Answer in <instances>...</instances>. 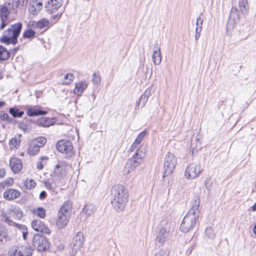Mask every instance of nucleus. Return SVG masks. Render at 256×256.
Wrapping results in <instances>:
<instances>
[{"instance_id": "obj_1", "label": "nucleus", "mask_w": 256, "mask_h": 256, "mask_svg": "<svg viewBox=\"0 0 256 256\" xmlns=\"http://www.w3.org/2000/svg\"><path fill=\"white\" fill-rule=\"evenodd\" d=\"M199 197L195 196L192 201V207L184 217L180 225V230L184 232L192 230L195 226L198 218L200 210Z\"/></svg>"}, {"instance_id": "obj_2", "label": "nucleus", "mask_w": 256, "mask_h": 256, "mask_svg": "<svg viewBox=\"0 0 256 256\" xmlns=\"http://www.w3.org/2000/svg\"><path fill=\"white\" fill-rule=\"evenodd\" d=\"M112 204L118 212L124 210L128 200L127 189L122 185H114L111 191Z\"/></svg>"}, {"instance_id": "obj_3", "label": "nucleus", "mask_w": 256, "mask_h": 256, "mask_svg": "<svg viewBox=\"0 0 256 256\" xmlns=\"http://www.w3.org/2000/svg\"><path fill=\"white\" fill-rule=\"evenodd\" d=\"M22 28V24L18 22L12 25L5 30L0 38V42L6 44H16L18 42V38L20 35Z\"/></svg>"}, {"instance_id": "obj_4", "label": "nucleus", "mask_w": 256, "mask_h": 256, "mask_svg": "<svg viewBox=\"0 0 256 256\" xmlns=\"http://www.w3.org/2000/svg\"><path fill=\"white\" fill-rule=\"evenodd\" d=\"M146 150L144 149L138 148L133 156L128 160L124 168V173L129 174L138 166L142 162L145 156Z\"/></svg>"}, {"instance_id": "obj_5", "label": "nucleus", "mask_w": 256, "mask_h": 256, "mask_svg": "<svg viewBox=\"0 0 256 256\" xmlns=\"http://www.w3.org/2000/svg\"><path fill=\"white\" fill-rule=\"evenodd\" d=\"M156 232V242L163 244L170 236V226L168 222L166 220L162 221L157 226Z\"/></svg>"}, {"instance_id": "obj_6", "label": "nucleus", "mask_w": 256, "mask_h": 256, "mask_svg": "<svg viewBox=\"0 0 256 256\" xmlns=\"http://www.w3.org/2000/svg\"><path fill=\"white\" fill-rule=\"evenodd\" d=\"M177 163L176 156L170 152H168L164 157L163 165V177L172 174Z\"/></svg>"}, {"instance_id": "obj_7", "label": "nucleus", "mask_w": 256, "mask_h": 256, "mask_svg": "<svg viewBox=\"0 0 256 256\" xmlns=\"http://www.w3.org/2000/svg\"><path fill=\"white\" fill-rule=\"evenodd\" d=\"M202 171L201 165L198 162H192L186 168L184 176L188 180H193L198 178Z\"/></svg>"}, {"instance_id": "obj_8", "label": "nucleus", "mask_w": 256, "mask_h": 256, "mask_svg": "<svg viewBox=\"0 0 256 256\" xmlns=\"http://www.w3.org/2000/svg\"><path fill=\"white\" fill-rule=\"evenodd\" d=\"M33 244L38 251H44L49 248L48 240L40 235H35L33 238Z\"/></svg>"}, {"instance_id": "obj_9", "label": "nucleus", "mask_w": 256, "mask_h": 256, "mask_svg": "<svg viewBox=\"0 0 256 256\" xmlns=\"http://www.w3.org/2000/svg\"><path fill=\"white\" fill-rule=\"evenodd\" d=\"M240 20L239 12L236 7L231 8L229 18L227 22V30L230 31L234 29Z\"/></svg>"}, {"instance_id": "obj_10", "label": "nucleus", "mask_w": 256, "mask_h": 256, "mask_svg": "<svg viewBox=\"0 0 256 256\" xmlns=\"http://www.w3.org/2000/svg\"><path fill=\"white\" fill-rule=\"evenodd\" d=\"M12 14L4 4L0 6V16L2 21L0 26V30L4 29L8 22L14 18Z\"/></svg>"}, {"instance_id": "obj_11", "label": "nucleus", "mask_w": 256, "mask_h": 256, "mask_svg": "<svg viewBox=\"0 0 256 256\" xmlns=\"http://www.w3.org/2000/svg\"><path fill=\"white\" fill-rule=\"evenodd\" d=\"M32 249L24 246L17 247L10 252V256H32Z\"/></svg>"}, {"instance_id": "obj_12", "label": "nucleus", "mask_w": 256, "mask_h": 256, "mask_svg": "<svg viewBox=\"0 0 256 256\" xmlns=\"http://www.w3.org/2000/svg\"><path fill=\"white\" fill-rule=\"evenodd\" d=\"M56 148L60 152L65 154H71L73 148L72 142L68 140L58 141Z\"/></svg>"}, {"instance_id": "obj_13", "label": "nucleus", "mask_w": 256, "mask_h": 256, "mask_svg": "<svg viewBox=\"0 0 256 256\" xmlns=\"http://www.w3.org/2000/svg\"><path fill=\"white\" fill-rule=\"evenodd\" d=\"M31 225L32 228L36 232L44 234L50 233L49 228L40 220H34L32 222Z\"/></svg>"}, {"instance_id": "obj_14", "label": "nucleus", "mask_w": 256, "mask_h": 256, "mask_svg": "<svg viewBox=\"0 0 256 256\" xmlns=\"http://www.w3.org/2000/svg\"><path fill=\"white\" fill-rule=\"evenodd\" d=\"M42 0H32L28 5L30 12L34 15L37 14L42 8Z\"/></svg>"}, {"instance_id": "obj_15", "label": "nucleus", "mask_w": 256, "mask_h": 256, "mask_svg": "<svg viewBox=\"0 0 256 256\" xmlns=\"http://www.w3.org/2000/svg\"><path fill=\"white\" fill-rule=\"evenodd\" d=\"M84 242V237L83 233L78 232L73 238L72 243V248L74 250L77 251L82 246Z\"/></svg>"}, {"instance_id": "obj_16", "label": "nucleus", "mask_w": 256, "mask_h": 256, "mask_svg": "<svg viewBox=\"0 0 256 256\" xmlns=\"http://www.w3.org/2000/svg\"><path fill=\"white\" fill-rule=\"evenodd\" d=\"M66 164L63 162H60L56 165L53 174H51L53 178H63L66 174Z\"/></svg>"}, {"instance_id": "obj_17", "label": "nucleus", "mask_w": 256, "mask_h": 256, "mask_svg": "<svg viewBox=\"0 0 256 256\" xmlns=\"http://www.w3.org/2000/svg\"><path fill=\"white\" fill-rule=\"evenodd\" d=\"M62 3V0H48L45 7L48 12L52 14L58 10Z\"/></svg>"}, {"instance_id": "obj_18", "label": "nucleus", "mask_w": 256, "mask_h": 256, "mask_svg": "<svg viewBox=\"0 0 256 256\" xmlns=\"http://www.w3.org/2000/svg\"><path fill=\"white\" fill-rule=\"evenodd\" d=\"M26 113L29 116H35L46 114L47 112L41 110L37 106H28L26 110Z\"/></svg>"}, {"instance_id": "obj_19", "label": "nucleus", "mask_w": 256, "mask_h": 256, "mask_svg": "<svg viewBox=\"0 0 256 256\" xmlns=\"http://www.w3.org/2000/svg\"><path fill=\"white\" fill-rule=\"evenodd\" d=\"M72 210V204L69 202L67 201L64 202V204L60 206L58 214L61 215H66L67 216H70Z\"/></svg>"}, {"instance_id": "obj_20", "label": "nucleus", "mask_w": 256, "mask_h": 256, "mask_svg": "<svg viewBox=\"0 0 256 256\" xmlns=\"http://www.w3.org/2000/svg\"><path fill=\"white\" fill-rule=\"evenodd\" d=\"M3 195L5 199L11 200L18 198L20 195V192L18 190L10 188L6 190Z\"/></svg>"}, {"instance_id": "obj_21", "label": "nucleus", "mask_w": 256, "mask_h": 256, "mask_svg": "<svg viewBox=\"0 0 256 256\" xmlns=\"http://www.w3.org/2000/svg\"><path fill=\"white\" fill-rule=\"evenodd\" d=\"M10 166L14 173H18L22 168L21 160L18 158H12L10 160Z\"/></svg>"}, {"instance_id": "obj_22", "label": "nucleus", "mask_w": 256, "mask_h": 256, "mask_svg": "<svg viewBox=\"0 0 256 256\" xmlns=\"http://www.w3.org/2000/svg\"><path fill=\"white\" fill-rule=\"evenodd\" d=\"M20 4V0H9L4 5L13 14H16Z\"/></svg>"}, {"instance_id": "obj_23", "label": "nucleus", "mask_w": 256, "mask_h": 256, "mask_svg": "<svg viewBox=\"0 0 256 256\" xmlns=\"http://www.w3.org/2000/svg\"><path fill=\"white\" fill-rule=\"evenodd\" d=\"M70 217L66 216L61 215L58 214V217L56 220V226L58 228H63L68 224Z\"/></svg>"}, {"instance_id": "obj_24", "label": "nucleus", "mask_w": 256, "mask_h": 256, "mask_svg": "<svg viewBox=\"0 0 256 256\" xmlns=\"http://www.w3.org/2000/svg\"><path fill=\"white\" fill-rule=\"evenodd\" d=\"M88 82L86 80H81L76 83L74 92L75 94L80 96L87 88Z\"/></svg>"}, {"instance_id": "obj_25", "label": "nucleus", "mask_w": 256, "mask_h": 256, "mask_svg": "<svg viewBox=\"0 0 256 256\" xmlns=\"http://www.w3.org/2000/svg\"><path fill=\"white\" fill-rule=\"evenodd\" d=\"M152 59L155 65L158 66L162 62V54L160 48L158 46H156L152 52Z\"/></svg>"}, {"instance_id": "obj_26", "label": "nucleus", "mask_w": 256, "mask_h": 256, "mask_svg": "<svg viewBox=\"0 0 256 256\" xmlns=\"http://www.w3.org/2000/svg\"><path fill=\"white\" fill-rule=\"evenodd\" d=\"M5 222L10 225L15 226L20 230L22 234L23 238L24 240L26 239V236L28 234V229L25 226L16 224L15 222H13L12 221L10 220L8 218H6Z\"/></svg>"}, {"instance_id": "obj_27", "label": "nucleus", "mask_w": 256, "mask_h": 256, "mask_svg": "<svg viewBox=\"0 0 256 256\" xmlns=\"http://www.w3.org/2000/svg\"><path fill=\"white\" fill-rule=\"evenodd\" d=\"M238 6L239 10L242 15L248 14L249 10V5L248 0H238Z\"/></svg>"}, {"instance_id": "obj_28", "label": "nucleus", "mask_w": 256, "mask_h": 256, "mask_svg": "<svg viewBox=\"0 0 256 256\" xmlns=\"http://www.w3.org/2000/svg\"><path fill=\"white\" fill-rule=\"evenodd\" d=\"M202 148L201 142L198 138H196L194 140H192L190 149L192 155L194 154L195 152L200 150Z\"/></svg>"}, {"instance_id": "obj_29", "label": "nucleus", "mask_w": 256, "mask_h": 256, "mask_svg": "<svg viewBox=\"0 0 256 256\" xmlns=\"http://www.w3.org/2000/svg\"><path fill=\"white\" fill-rule=\"evenodd\" d=\"M53 119L48 118H42L38 120L36 123L44 127H48L54 124Z\"/></svg>"}, {"instance_id": "obj_30", "label": "nucleus", "mask_w": 256, "mask_h": 256, "mask_svg": "<svg viewBox=\"0 0 256 256\" xmlns=\"http://www.w3.org/2000/svg\"><path fill=\"white\" fill-rule=\"evenodd\" d=\"M50 22L46 18H42L36 22L35 26L38 29L48 28L49 27Z\"/></svg>"}, {"instance_id": "obj_31", "label": "nucleus", "mask_w": 256, "mask_h": 256, "mask_svg": "<svg viewBox=\"0 0 256 256\" xmlns=\"http://www.w3.org/2000/svg\"><path fill=\"white\" fill-rule=\"evenodd\" d=\"M95 206L94 204H86L83 208V212L87 216L92 215L95 211Z\"/></svg>"}, {"instance_id": "obj_32", "label": "nucleus", "mask_w": 256, "mask_h": 256, "mask_svg": "<svg viewBox=\"0 0 256 256\" xmlns=\"http://www.w3.org/2000/svg\"><path fill=\"white\" fill-rule=\"evenodd\" d=\"M40 151V148L38 146L33 143L32 142L30 146L28 149V154L30 156H34L38 153Z\"/></svg>"}, {"instance_id": "obj_33", "label": "nucleus", "mask_w": 256, "mask_h": 256, "mask_svg": "<svg viewBox=\"0 0 256 256\" xmlns=\"http://www.w3.org/2000/svg\"><path fill=\"white\" fill-rule=\"evenodd\" d=\"M146 136V132H140L137 138H136L135 142L132 144L131 146V150H132L133 149L136 148L137 146V145L140 144L141 141L142 140V139L144 138V136Z\"/></svg>"}, {"instance_id": "obj_34", "label": "nucleus", "mask_w": 256, "mask_h": 256, "mask_svg": "<svg viewBox=\"0 0 256 256\" xmlns=\"http://www.w3.org/2000/svg\"><path fill=\"white\" fill-rule=\"evenodd\" d=\"M20 140L16 138H12L9 140V146L11 150L18 149L20 146Z\"/></svg>"}, {"instance_id": "obj_35", "label": "nucleus", "mask_w": 256, "mask_h": 256, "mask_svg": "<svg viewBox=\"0 0 256 256\" xmlns=\"http://www.w3.org/2000/svg\"><path fill=\"white\" fill-rule=\"evenodd\" d=\"M10 56V53L6 48L0 46V60H5Z\"/></svg>"}, {"instance_id": "obj_36", "label": "nucleus", "mask_w": 256, "mask_h": 256, "mask_svg": "<svg viewBox=\"0 0 256 256\" xmlns=\"http://www.w3.org/2000/svg\"><path fill=\"white\" fill-rule=\"evenodd\" d=\"M32 212L40 218H44L46 216V210L42 208H34L32 210Z\"/></svg>"}, {"instance_id": "obj_37", "label": "nucleus", "mask_w": 256, "mask_h": 256, "mask_svg": "<svg viewBox=\"0 0 256 256\" xmlns=\"http://www.w3.org/2000/svg\"><path fill=\"white\" fill-rule=\"evenodd\" d=\"M36 182L32 179H26L24 182V185L27 189L32 190L36 186Z\"/></svg>"}, {"instance_id": "obj_38", "label": "nucleus", "mask_w": 256, "mask_h": 256, "mask_svg": "<svg viewBox=\"0 0 256 256\" xmlns=\"http://www.w3.org/2000/svg\"><path fill=\"white\" fill-rule=\"evenodd\" d=\"M36 32L32 28L26 30L23 33L24 38H32L35 36Z\"/></svg>"}, {"instance_id": "obj_39", "label": "nucleus", "mask_w": 256, "mask_h": 256, "mask_svg": "<svg viewBox=\"0 0 256 256\" xmlns=\"http://www.w3.org/2000/svg\"><path fill=\"white\" fill-rule=\"evenodd\" d=\"M46 140L44 137H40L33 140L32 142L33 143L36 144L39 148L42 147L46 143Z\"/></svg>"}, {"instance_id": "obj_40", "label": "nucleus", "mask_w": 256, "mask_h": 256, "mask_svg": "<svg viewBox=\"0 0 256 256\" xmlns=\"http://www.w3.org/2000/svg\"><path fill=\"white\" fill-rule=\"evenodd\" d=\"M9 112L10 113L14 118H20L24 114V112L19 111L18 110L14 108H10Z\"/></svg>"}, {"instance_id": "obj_41", "label": "nucleus", "mask_w": 256, "mask_h": 256, "mask_svg": "<svg viewBox=\"0 0 256 256\" xmlns=\"http://www.w3.org/2000/svg\"><path fill=\"white\" fill-rule=\"evenodd\" d=\"M14 183V179L12 178H8L2 182H1L0 186L3 188L6 187H8L12 185Z\"/></svg>"}, {"instance_id": "obj_42", "label": "nucleus", "mask_w": 256, "mask_h": 256, "mask_svg": "<svg viewBox=\"0 0 256 256\" xmlns=\"http://www.w3.org/2000/svg\"><path fill=\"white\" fill-rule=\"evenodd\" d=\"M48 160V157L43 156L40 158V160L37 162L36 168L38 170H42L44 168V166L46 164V162H44V161H46Z\"/></svg>"}, {"instance_id": "obj_43", "label": "nucleus", "mask_w": 256, "mask_h": 256, "mask_svg": "<svg viewBox=\"0 0 256 256\" xmlns=\"http://www.w3.org/2000/svg\"><path fill=\"white\" fill-rule=\"evenodd\" d=\"M74 78V76L72 74H66L64 76L63 80V84H68L71 83Z\"/></svg>"}, {"instance_id": "obj_44", "label": "nucleus", "mask_w": 256, "mask_h": 256, "mask_svg": "<svg viewBox=\"0 0 256 256\" xmlns=\"http://www.w3.org/2000/svg\"><path fill=\"white\" fill-rule=\"evenodd\" d=\"M150 94H151L150 90H146L145 91L144 94H143L141 96L140 103V102L141 101H142V106H143L145 104V103L147 101L148 96Z\"/></svg>"}, {"instance_id": "obj_45", "label": "nucleus", "mask_w": 256, "mask_h": 256, "mask_svg": "<svg viewBox=\"0 0 256 256\" xmlns=\"http://www.w3.org/2000/svg\"><path fill=\"white\" fill-rule=\"evenodd\" d=\"M206 235L210 238H214L215 236V233L214 229L211 227L207 228L205 230Z\"/></svg>"}, {"instance_id": "obj_46", "label": "nucleus", "mask_w": 256, "mask_h": 256, "mask_svg": "<svg viewBox=\"0 0 256 256\" xmlns=\"http://www.w3.org/2000/svg\"><path fill=\"white\" fill-rule=\"evenodd\" d=\"M101 82V77L99 73L94 72L93 74L92 82L95 84H99Z\"/></svg>"}, {"instance_id": "obj_47", "label": "nucleus", "mask_w": 256, "mask_h": 256, "mask_svg": "<svg viewBox=\"0 0 256 256\" xmlns=\"http://www.w3.org/2000/svg\"><path fill=\"white\" fill-rule=\"evenodd\" d=\"M213 184V181L210 177H208L204 180V185L208 190H210Z\"/></svg>"}, {"instance_id": "obj_48", "label": "nucleus", "mask_w": 256, "mask_h": 256, "mask_svg": "<svg viewBox=\"0 0 256 256\" xmlns=\"http://www.w3.org/2000/svg\"><path fill=\"white\" fill-rule=\"evenodd\" d=\"M203 23V18H202L201 16H200L196 20V24L197 27L196 28L200 30V31L202 30V25Z\"/></svg>"}, {"instance_id": "obj_49", "label": "nucleus", "mask_w": 256, "mask_h": 256, "mask_svg": "<svg viewBox=\"0 0 256 256\" xmlns=\"http://www.w3.org/2000/svg\"><path fill=\"white\" fill-rule=\"evenodd\" d=\"M7 234L4 231L0 233V245L4 244L6 241Z\"/></svg>"}, {"instance_id": "obj_50", "label": "nucleus", "mask_w": 256, "mask_h": 256, "mask_svg": "<svg viewBox=\"0 0 256 256\" xmlns=\"http://www.w3.org/2000/svg\"><path fill=\"white\" fill-rule=\"evenodd\" d=\"M54 181V178L52 180H47L44 182V184L46 187L49 190H52L53 189V186H52V182Z\"/></svg>"}, {"instance_id": "obj_51", "label": "nucleus", "mask_w": 256, "mask_h": 256, "mask_svg": "<svg viewBox=\"0 0 256 256\" xmlns=\"http://www.w3.org/2000/svg\"><path fill=\"white\" fill-rule=\"evenodd\" d=\"M201 31H200V30L196 28V34L194 36L195 40H197L200 36V33Z\"/></svg>"}, {"instance_id": "obj_52", "label": "nucleus", "mask_w": 256, "mask_h": 256, "mask_svg": "<svg viewBox=\"0 0 256 256\" xmlns=\"http://www.w3.org/2000/svg\"><path fill=\"white\" fill-rule=\"evenodd\" d=\"M154 256H166V254L163 250H160L155 254Z\"/></svg>"}, {"instance_id": "obj_53", "label": "nucleus", "mask_w": 256, "mask_h": 256, "mask_svg": "<svg viewBox=\"0 0 256 256\" xmlns=\"http://www.w3.org/2000/svg\"><path fill=\"white\" fill-rule=\"evenodd\" d=\"M46 192L45 191H42L40 192V200H44L46 198Z\"/></svg>"}, {"instance_id": "obj_54", "label": "nucleus", "mask_w": 256, "mask_h": 256, "mask_svg": "<svg viewBox=\"0 0 256 256\" xmlns=\"http://www.w3.org/2000/svg\"><path fill=\"white\" fill-rule=\"evenodd\" d=\"M6 175V170L4 168L0 169V178H3Z\"/></svg>"}, {"instance_id": "obj_55", "label": "nucleus", "mask_w": 256, "mask_h": 256, "mask_svg": "<svg viewBox=\"0 0 256 256\" xmlns=\"http://www.w3.org/2000/svg\"><path fill=\"white\" fill-rule=\"evenodd\" d=\"M2 118L4 120H8L9 116L7 114H4L2 116Z\"/></svg>"}, {"instance_id": "obj_56", "label": "nucleus", "mask_w": 256, "mask_h": 256, "mask_svg": "<svg viewBox=\"0 0 256 256\" xmlns=\"http://www.w3.org/2000/svg\"><path fill=\"white\" fill-rule=\"evenodd\" d=\"M61 14H56L55 16H54V20L56 19H59L61 16Z\"/></svg>"}, {"instance_id": "obj_57", "label": "nucleus", "mask_w": 256, "mask_h": 256, "mask_svg": "<svg viewBox=\"0 0 256 256\" xmlns=\"http://www.w3.org/2000/svg\"><path fill=\"white\" fill-rule=\"evenodd\" d=\"M252 209L253 211L256 210V202L252 206Z\"/></svg>"}, {"instance_id": "obj_58", "label": "nucleus", "mask_w": 256, "mask_h": 256, "mask_svg": "<svg viewBox=\"0 0 256 256\" xmlns=\"http://www.w3.org/2000/svg\"><path fill=\"white\" fill-rule=\"evenodd\" d=\"M5 104V102H0V108L2 107Z\"/></svg>"}, {"instance_id": "obj_59", "label": "nucleus", "mask_w": 256, "mask_h": 256, "mask_svg": "<svg viewBox=\"0 0 256 256\" xmlns=\"http://www.w3.org/2000/svg\"><path fill=\"white\" fill-rule=\"evenodd\" d=\"M253 230L254 232L256 234V225L254 226Z\"/></svg>"}, {"instance_id": "obj_60", "label": "nucleus", "mask_w": 256, "mask_h": 256, "mask_svg": "<svg viewBox=\"0 0 256 256\" xmlns=\"http://www.w3.org/2000/svg\"><path fill=\"white\" fill-rule=\"evenodd\" d=\"M94 99L95 98V96H94Z\"/></svg>"}]
</instances>
